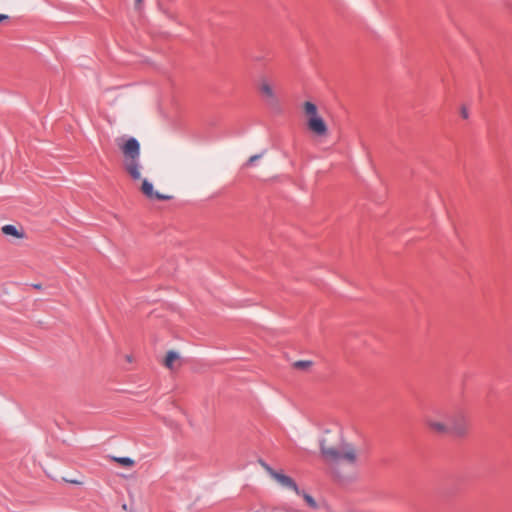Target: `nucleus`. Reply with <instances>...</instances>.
<instances>
[{"instance_id": "f257e3e1", "label": "nucleus", "mask_w": 512, "mask_h": 512, "mask_svg": "<svg viewBox=\"0 0 512 512\" xmlns=\"http://www.w3.org/2000/svg\"><path fill=\"white\" fill-rule=\"evenodd\" d=\"M322 456L333 463L332 473L340 477V465L355 468L360 462V449L352 442L341 440L337 445H332L328 439L320 442Z\"/></svg>"}, {"instance_id": "2eb2a0df", "label": "nucleus", "mask_w": 512, "mask_h": 512, "mask_svg": "<svg viewBox=\"0 0 512 512\" xmlns=\"http://www.w3.org/2000/svg\"><path fill=\"white\" fill-rule=\"evenodd\" d=\"M64 480H65L67 483L74 484V485H83V484H84V481L79 480V479L64 478Z\"/></svg>"}, {"instance_id": "39448f33", "label": "nucleus", "mask_w": 512, "mask_h": 512, "mask_svg": "<svg viewBox=\"0 0 512 512\" xmlns=\"http://www.w3.org/2000/svg\"><path fill=\"white\" fill-rule=\"evenodd\" d=\"M258 462L260 466L266 471V473L283 488L290 489L296 494H301V491L299 490L296 482L290 476L272 469L265 461L261 459Z\"/></svg>"}, {"instance_id": "ddd939ff", "label": "nucleus", "mask_w": 512, "mask_h": 512, "mask_svg": "<svg viewBox=\"0 0 512 512\" xmlns=\"http://www.w3.org/2000/svg\"><path fill=\"white\" fill-rule=\"evenodd\" d=\"M303 499L305 500V502L307 503V505L313 509H317L318 508V505L316 503V501L314 500V498L307 494V493H304V492H301V494Z\"/></svg>"}, {"instance_id": "a211bd4d", "label": "nucleus", "mask_w": 512, "mask_h": 512, "mask_svg": "<svg viewBox=\"0 0 512 512\" xmlns=\"http://www.w3.org/2000/svg\"><path fill=\"white\" fill-rule=\"evenodd\" d=\"M9 16L6 14H0V23H2L5 20H8Z\"/></svg>"}, {"instance_id": "9d476101", "label": "nucleus", "mask_w": 512, "mask_h": 512, "mask_svg": "<svg viewBox=\"0 0 512 512\" xmlns=\"http://www.w3.org/2000/svg\"><path fill=\"white\" fill-rule=\"evenodd\" d=\"M121 148L127 158L135 159L139 156L140 145L135 138L128 139Z\"/></svg>"}, {"instance_id": "0eeeda50", "label": "nucleus", "mask_w": 512, "mask_h": 512, "mask_svg": "<svg viewBox=\"0 0 512 512\" xmlns=\"http://www.w3.org/2000/svg\"><path fill=\"white\" fill-rule=\"evenodd\" d=\"M307 130L317 138H327L329 135L328 125L323 117L306 125Z\"/></svg>"}, {"instance_id": "9b49d317", "label": "nucleus", "mask_w": 512, "mask_h": 512, "mask_svg": "<svg viewBox=\"0 0 512 512\" xmlns=\"http://www.w3.org/2000/svg\"><path fill=\"white\" fill-rule=\"evenodd\" d=\"M180 355L173 350H170L167 352L165 359H164V365L168 369L172 370L174 368V363L179 360Z\"/></svg>"}, {"instance_id": "f8f14e48", "label": "nucleus", "mask_w": 512, "mask_h": 512, "mask_svg": "<svg viewBox=\"0 0 512 512\" xmlns=\"http://www.w3.org/2000/svg\"><path fill=\"white\" fill-rule=\"evenodd\" d=\"M114 461H116L117 463H119L120 465L124 466V467H132L134 465V460L129 458V457H118V458H113Z\"/></svg>"}, {"instance_id": "dca6fc26", "label": "nucleus", "mask_w": 512, "mask_h": 512, "mask_svg": "<svg viewBox=\"0 0 512 512\" xmlns=\"http://www.w3.org/2000/svg\"><path fill=\"white\" fill-rule=\"evenodd\" d=\"M460 114L464 119H467L469 117V111L465 106L461 108Z\"/></svg>"}, {"instance_id": "6ab92c4d", "label": "nucleus", "mask_w": 512, "mask_h": 512, "mask_svg": "<svg viewBox=\"0 0 512 512\" xmlns=\"http://www.w3.org/2000/svg\"><path fill=\"white\" fill-rule=\"evenodd\" d=\"M262 157V155H253L249 158V160L251 161H254V160H259L260 158Z\"/></svg>"}, {"instance_id": "20e7f679", "label": "nucleus", "mask_w": 512, "mask_h": 512, "mask_svg": "<svg viewBox=\"0 0 512 512\" xmlns=\"http://www.w3.org/2000/svg\"><path fill=\"white\" fill-rule=\"evenodd\" d=\"M449 434L457 437H463L469 430V422L467 416L461 411L449 413L448 423Z\"/></svg>"}, {"instance_id": "1a4fd4ad", "label": "nucleus", "mask_w": 512, "mask_h": 512, "mask_svg": "<svg viewBox=\"0 0 512 512\" xmlns=\"http://www.w3.org/2000/svg\"><path fill=\"white\" fill-rule=\"evenodd\" d=\"M1 232L7 237H11L13 239L22 240L26 238V232L25 229L17 224H6L1 227Z\"/></svg>"}, {"instance_id": "f3484780", "label": "nucleus", "mask_w": 512, "mask_h": 512, "mask_svg": "<svg viewBox=\"0 0 512 512\" xmlns=\"http://www.w3.org/2000/svg\"><path fill=\"white\" fill-rule=\"evenodd\" d=\"M143 0H134L135 9L139 10L142 7Z\"/></svg>"}, {"instance_id": "6e6552de", "label": "nucleus", "mask_w": 512, "mask_h": 512, "mask_svg": "<svg viewBox=\"0 0 512 512\" xmlns=\"http://www.w3.org/2000/svg\"><path fill=\"white\" fill-rule=\"evenodd\" d=\"M305 126L322 117L318 111V107L311 101H305L302 105Z\"/></svg>"}, {"instance_id": "423d86ee", "label": "nucleus", "mask_w": 512, "mask_h": 512, "mask_svg": "<svg viewBox=\"0 0 512 512\" xmlns=\"http://www.w3.org/2000/svg\"><path fill=\"white\" fill-rule=\"evenodd\" d=\"M258 89L268 105L275 107L279 104L274 87L267 78H260L258 82Z\"/></svg>"}, {"instance_id": "f03ea898", "label": "nucleus", "mask_w": 512, "mask_h": 512, "mask_svg": "<svg viewBox=\"0 0 512 512\" xmlns=\"http://www.w3.org/2000/svg\"><path fill=\"white\" fill-rule=\"evenodd\" d=\"M124 170L126 173L135 181L142 180V184L140 187V191L147 197L149 200H169L171 196L162 194L158 191H155L151 182H149L148 178L142 177V173L145 172L151 178L161 179L163 178L164 171L161 167L153 165L144 167L141 162H125Z\"/></svg>"}, {"instance_id": "4468645a", "label": "nucleus", "mask_w": 512, "mask_h": 512, "mask_svg": "<svg viewBox=\"0 0 512 512\" xmlns=\"http://www.w3.org/2000/svg\"><path fill=\"white\" fill-rule=\"evenodd\" d=\"M312 365L311 361H297L294 363V366L299 369H307Z\"/></svg>"}, {"instance_id": "7ed1b4c3", "label": "nucleus", "mask_w": 512, "mask_h": 512, "mask_svg": "<svg viewBox=\"0 0 512 512\" xmlns=\"http://www.w3.org/2000/svg\"><path fill=\"white\" fill-rule=\"evenodd\" d=\"M449 412L437 410L425 417V425L427 428L437 435H448Z\"/></svg>"}]
</instances>
